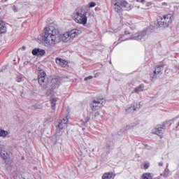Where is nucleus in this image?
Returning <instances> with one entry per match:
<instances>
[{
  "label": "nucleus",
  "mask_w": 179,
  "mask_h": 179,
  "mask_svg": "<svg viewBox=\"0 0 179 179\" xmlns=\"http://www.w3.org/2000/svg\"><path fill=\"white\" fill-rule=\"evenodd\" d=\"M113 3L115 11L117 13H121L122 10H131L132 9V6L125 0H120Z\"/></svg>",
  "instance_id": "obj_6"
},
{
  "label": "nucleus",
  "mask_w": 179,
  "mask_h": 179,
  "mask_svg": "<svg viewBox=\"0 0 179 179\" xmlns=\"http://www.w3.org/2000/svg\"><path fill=\"white\" fill-rule=\"evenodd\" d=\"M173 19L174 17L171 14L159 15L157 17V25L159 27H169L173 23Z\"/></svg>",
  "instance_id": "obj_5"
},
{
  "label": "nucleus",
  "mask_w": 179,
  "mask_h": 179,
  "mask_svg": "<svg viewBox=\"0 0 179 179\" xmlns=\"http://www.w3.org/2000/svg\"><path fill=\"white\" fill-rule=\"evenodd\" d=\"M100 115V113L99 111L95 112L94 117H99Z\"/></svg>",
  "instance_id": "obj_28"
},
{
  "label": "nucleus",
  "mask_w": 179,
  "mask_h": 179,
  "mask_svg": "<svg viewBox=\"0 0 179 179\" xmlns=\"http://www.w3.org/2000/svg\"><path fill=\"white\" fill-rule=\"evenodd\" d=\"M104 104H106V99L103 98H96L92 101L90 107L92 111H97L100 110Z\"/></svg>",
  "instance_id": "obj_7"
},
{
  "label": "nucleus",
  "mask_w": 179,
  "mask_h": 179,
  "mask_svg": "<svg viewBox=\"0 0 179 179\" xmlns=\"http://www.w3.org/2000/svg\"><path fill=\"white\" fill-rule=\"evenodd\" d=\"M45 54V50L44 49L34 48L32 50V55H35L36 57H43Z\"/></svg>",
  "instance_id": "obj_12"
},
{
  "label": "nucleus",
  "mask_w": 179,
  "mask_h": 179,
  "mask_svg": "<svg viewBox=\"0 0 179 179\" xmlns=\"http://www.w3.org/2000/svg\"><path fill=\"white\" fill-rule=\"evenodd\" d=\"M83 131H85V128H83Z\"/></svg>",
  "instance_id": "obj_36"
},
{
  "label": "nucleus",
  "mask_w": 179,
  "mask_h": 179,
  "mask_svg": "<svg viewBox=\"0 0 179 179\" xmlns=\"http://www.w3.org/2000/svg\"><path fill=\"white\" fill-rule=\"evenodd\" d=\"M87 16H90V13L85 10L82 7H78L71 14V17L74 22L83 26L87 24Z\"/></svg>",
  "instance_id": "obj_3"
},
{
  "label": "nucleus",
  "mask_w": 179,
  "mask_h": 179,
  "mask_svg": "<svg viewBox=\"0 0 179 179\" xmlns=\"http://www.w3.org/2000/svg\"><path fill=\"white\" fill-rule=\"evenodd\" d=\"M163 69L164 67L163 66H156L155 67V70L154 71V74H153V79H156V78H157V76H159V75H162V73H163Z\"/></svg>",
  "instance_id": "obj_11"
},
{
  "label": "nucleus",
  "mask_w": 179,
  "mask_h": 179,
  "mask_svg": "<svg viewBox=\"0 0 179 179\" xmlns=\"http://www.w3.org/2000/svg\"><path fill=\"white\" fill-rule=\"evenodd\" d=\"M144 167L145 169H149V165L148 164H145Z\"/></svg>",
  "instance_id": "obj_30"
},
{
  "label": "nucleus",
  "mask_w": 179,
  "mask_h": 179,
  "mask_svg": "<svg viewBox=\"0 0 179 179\" xmlns=\"http://www.w3.org/2000/svg\"><path fill=\"white\" fill-rule=\"evenodd\" d=\"M148 30L145 29L138 34H134L130 38V40H145V38H148Z\"/></svg>",
  "instance_id": "obj_8"
},
{
  "label": "nucleus",
  "mask_w": 179,
  "mask_h": 179,
  "mask_svg": "<svg viewBox=\"0 0 179 179\" xmlns=\"http://www.w3.org/2000/svg\"><path fill=\"white\" fill-rule=\"evenodd\" d=\"M136 2H141V0H136Z\"/></svg>",
  "instance_id": "obj_35"
},
{
  "label": "nucleus",
  "mask_w": 179,
  "mask_h": 179,
  "mask_svg": "<svg viewBox=\"0 0 179 179\" xmlns=\"http://www.w3.org/2000/svg\"><path fill=\"white\" fill-rule=\"evenodd\" d=\"M140 2H141V3H146V0H141Z\"/></svg>",
  "instance_id": "obj_31"
},
{
  "label": "nucleus",
  "mask_w": 179,
  "mask_h": 179,
  "mask_svg": "<svg viewBox=\"0 0 179 179\" xmlns=\"http://www.w3.org/2000/svg\"><path fill=\"white\" fill-rule=\"evenodd\" d=\"M141 107L139 106V104L138 103H132L131 106H127L126 108V113L127 114H129L131 113H133V111H136V110H139Z\"/></svg>",
  "instance_id": "obj_10"
},
{
  "label": "nucleus",
  "mask_w": 179,
  "mask_h": 179,
  "mask_svg": "<svg viewBox=\"0 0 179 179\" xmlns=\"http://www.w3.org/2000/svg\"><path fill=\"white\" fill-rule=\"evenodd\" d=\"M45 76H47V74L45 73V72L44 71L41 72L38 78V83L43 87V89H47V87H49V91H48V94H52L53 90H55V89H58V87H59V83H60L59 79L52 78L51 80L50 85H48V83H47V80H45ZM50 86L51 89H50Z\"/></svg>",
  "instance_id": "obj_2"
},
{
  "label": "nucleus",
  "mask_w": 179,
  "mask_h": 179,
  "mask_svg": "<svg viewBox=\"0 0 179 179\" xmlns=\"http://www.w3.org/2000/svg\"><path fill=\"white\" fill-rule=\"evenodd\" d=\"M128 34H130L129 31H125L124 34L122 35L120 37L117 43H116V45H117V44H120V43H121V41H127V40H129V38L127 37V36Z\"/></svg>",
  "instance_id": "obj_15"
},
{
  "label": "nucleus",
  "mask_w": 179,
  "mask_h": 179,
  "mask_svg": "<svg viewBox=\"0 0 179 179\" xmlns=\"http://www.w3.org/2000/svg\"><path fill=\"white\" fill-rule=\"evenodd\" d=\"M102 179H114V173L113 172L105 173L102 176Z\"/></svg>",
  "instance_id": "obj_18"
},
{
  "label": "nucleus",
  "mask_w": 179,
  "mask_h": 179,
  "mask_svg": "<svg viewBox=\"0 0 179 179\" xmlns=\"http://www.w3.org/2000/svg\"><path fill=\"white\" fill-rule=\"evenodd\" d=\"M132 127H134V126H132V125L127 126L126 129H131L132 128Z\"/></svg>",
  "instance_id": "obj_29"
},
{
  "label": "nucleus",
  "mask_w": 179,
  "mask_h": 179,
  "mask_svg": "<svg viewBox=\"0 0 179 179\" xmlns=\"http://www.w3.org/2000/svg\"><path fill=\"white\" fill-rule=\"evenodd\" d=\"M2 2H8V0H2Z\"/></svg>",
  "instance_id": "obj_34"
},
{
  "label": "nucleus",
  "mask_w": 179,
  "mask_h": 179,
  "mask_svg": "<svg viewBox=\"0 0 179 179\" xmlns=\"http://www.w3.org/2000/svg\"><path fill=\"white\" fill-rule=\"evenodd\" d=\"M178 69H179V67H178Z\"/></svg>",
  "instance_id": "obj_37"
},
{
  "label": "nucleus",
  "mask_w": 179,
  "mask_h": 179,
  "mask_svg": "<svg viewBox=\"0 0 179 179\" xmlns=\"http://www.w3.org/2000/svg\"><path fill=\"white\" fill-rule=\"evenodd\" d=\"M66 127H68V117L63 118L60 121V122H59V124L57 126L59 129H65V128H66Z\"/></svg>",
  "instance_id": "obj_13"
},
{
  "label": "nucleus",
  "mask_w": 179,
  "mask_h": 179,
  "mask_svg": "<svg viewBox=\"0 0 179 179\" xmlns=\"http://www.w3.org/2000/svg\"><path fill=\"white\" fill-rule=\"evenodd\" d=\"M94 6H96V2H90V3H89V7L90 8H94Z\"/></svg>",
  "instance_id": "obj_25"
},
{
  "label": "nucleus",
  "mask_w": 179,
  "mask_h": 179,
  "mask_svg": "<svg viewBox=\"0 0 179 179\" xmlns=\"http://www.w3.org/2000/svg\"><path fill=\"white\" fill-rule=\"evenodd\" d=\"M92 79H93V76H88V77L85 78L84 80H85V82H87V80H92Z\"/></svg>",
  "instance_id": "obj_26"
},
{
  "label": "nucleus",
  "mask_w": 179,
  "mask_h": 179,
  "mask_svg": "<svg viewBox=\"0 0 179 179\" xmlns=\"http://www.w3.org/2000/svg\"><path fill=\"white\" fill-rule=\"evenodd\" d=\"M62 134H64V131H62V129H59V127H57L56 133L55 134L56 139H59V138L62 136Z\"/></svg>",
  "instance_id": "obj_17"
},
{
  "label": "nucleus",
  "mask_w": 179,
  "mask_h": 179,
  "mask_svg": "<svg viewBox=\"0 0 179 179\" xmlns=\"http://www.w3.org/2000/svg\"><path fill=\"white\" fill-rule=\"evenodd\" d=\"M56 64L62 68H66L68 66V62L61 58H56Z\"/></svg>",
  "instance_id": "obj_14"
},
{
  "label": "nucleus",
  "mask_w": 179,
  "mask_h": 179,
  "mask_svg": "<svg viewBox=\"0 0 179 179\" xmlns=\"http://www.w3.org/2000/svg\"><path fill=\"white\" fill-rule=\"evenodd\" d=\"M16 82H17L18 83H20V82H23V76H19L18 77H17Z\"/></svg>",
  "instance_id": "obj_24"
},
{
  "label": "nucleus",
  "mask_w": 179,
  "mask_h": 179,
  "mask_svg": "<svg viewBox=\"0 0 179 179\" xmlns=\"http://www.w3.org/2000/svg\"><path fill=\"white\" fill-rule=\"evenodd\" d=\"M90 121V115L87 116L85 118V120L80 121L79 124L80 127H86V125H87V122H89Z\"/></svg>",
  "instance_id": "obj_19"
},
{
  "label": "nucleus",
  "mask_w": 179,
  "mask_h": 179,
  "mask_svg": "<svg viewBox=\"0 0 179 179\" xmlns=\"http://www.w3.org/2000/svg\"><path fill=\"white\" fill-rule=\"evenodd\" d=\"M142 179H153V176L150 173H145L142 175Z\"/></svg>",
  "instance_id": "obj_23"
},
{
  "label": "nucleus",
  "mask_w": 179,
  "mask_h": 179,
  "mask_svg": "<svg viewBox=\"0 0 179 179\" xmlns=\"http://www.w3.org/2000/svg\"><path fill=\"white\" fill-rule=\"evenodd\" d=\"M152 4V3L151 1H148L146 3L145 6H151V5Z\"/></svg>",
  "instance_id": "obj_27"
},
{
  "label": "nucleus",
  "mask_w": 179,
  "mask_h": 179,
  "mask_svg": "<svg viewBox=\"0 0 179 179\" xmlns=\"http://www.w3.org/2000/svg\"><path fill=\"white\" fill-rule=\"evenodd\" d=\"M43 41L47 45H54L56 43L61 41V34L52 26L45 28Z\"/></svg>",
  "instance_id": "obj_1"
},
{
  "label": "nucleus",
  "mask_w": 179,
  "mask_h": 179,
  "mask_svg": "<svg viewBox=\"0 0 179 179\" xmlns=\"http://www.w3.org/2000/svg\"><path fill=\"white\" fill-rule=\"evenodd\" d=\"M50 104L52 106V110L55 111V106H57V98H52L50 99Z\"/></svg>",
  "instance_id": "obj_21"
},
{
  "label": "nucleus",
  "mask_w": 179,
  "mask_h": 179,
  "mask_svg": "<svg viewBox=\"0 0 179 179\" xmlns=\"http://www.w3.org/2000/svg\"><path fill=\"white\" fill-rule=\"evenodd\" d=\"M166 129V124H158L155 127V128L152 130V134L155 135H158V136H162L164 134V131Z\"/></svg>",
  "instance_id": "obj_9"
},
{
  "label": "nucleus",
  "mask_w": 179,
  "mask_h": 179,
  "mask_svg": "<svg viewBox=\"0 0 179 179\" xmlns=\"http://www.w3.org/2000/svg\"><path fill=\"white\" fill-rule=\"evenodd\" d=\"M8 134V131L0 129V138H6Z\"/></svg>",
  "instance_id": "obj_22"
},
{
  "label": "nucleus",
  "mask_w": 179,
  "mask_h": 179,
  "mask_svg": "<svg viewBox=\"0 0 179 179\" xmlns=\"http://www.w3.org/2000/svg\"><path fill=\"white\" fill-rule=\"evenodd\" d=\"M159 166H163V162H159Z\"/></svg>",
  "instance_id": "obj_33"
},
{
  "label": "nucleus",
  "mask_w": 179,
  "mask_h": 179,
  "mask_svg": "<svg viewBox=\"0 0 179 179\" xmlns=\"http://www.w3.org/2000/svg\"><path fill=\"white\" fill-rule=\"evenodd\" d=\"M21 50H22L23 51H24V50H26V46H22Z\"/></svg>",
  "instance_id": "obj_32"
},
{
  "label": "nucleus",
  "mask_w": 179,
  "mask_h": 179,
  "mask_svg": "<svg viewBox=\"0 0 179 179\" xmlns=\"http://www.w3.org/2000/svg\"><path fill=\"white\" fill-rule=\"evenodd\" d=\"M143 89H145V85L141 84L134 89V93L139 94L141 92H143Z\"/></svg>",
  "instance_id": "obj_20"
},
{
  "label": "nucleus",
  "mask_w": 179,
  "mask_h": 179,
  "mask_svg": "<svg viewBox=\"0 0 179 179\" xmlns=\"http://www.w3.org/2000/svg\"><path fill=\"white\" fill-rule=\"evenodd\" d=\"M6 24L3 20L0 21V33L1 34H5L6 33Z\"/></svg>",
  "instance_id": "obj_16"
},
{
  "label": "nucleus",
  "mask_w": 179,
  "mask_h": 179,
  "mask_svg": "<svg viewBox=\"0 0 179 179\" xmlns=\"http://www.w3.org/2000/svg\"><path fill=\"white\" fill-rule=\"evenodd\" d=\"M81 31L79 29H73L62 35L60 34V41H63V43H71V41H73V38L78 37Z\"/></svg>",
  "instance_id": "obj_4"
}]
</instances>
